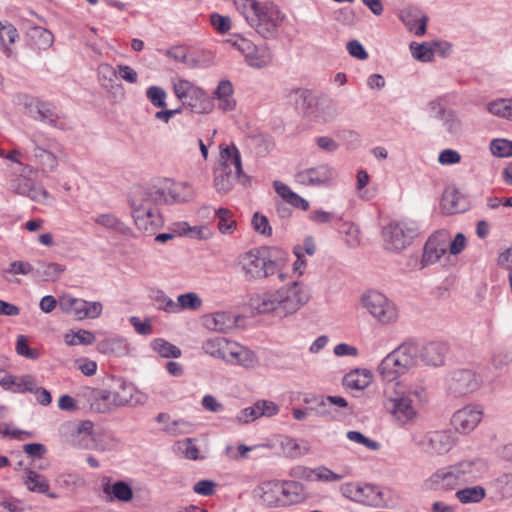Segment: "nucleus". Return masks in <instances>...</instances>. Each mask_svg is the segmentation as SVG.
<instances>
[{
	"label": "nucleus",
	"mask_w": 512,
	"mask_h": 512,
	"mask_svg": "<svg viewBox=\"0 0 512 512\" xmlns=\"http://www.w3.org/2000/svg\"><path fill=\"white\" fill-rule=\"evenodd\" d=\"M309 299L310 295L305 286L294 282L279 289L252 294L249 306L258 314L274 312L280 317H286L298 311Z\"/></svg>",
	"instance_id": "obj_1"
},
{
	"label": "nucleus",
	"mask_w": 512,
	"mask_h": 512,
	"mask_svg": "<svg viewBox=\"0 0 512 512\" xmlns=\"http://www.w3.org/2000/svg\"><path fill=\"white\" fill-rule=\"evenodd\" d=\"M384 395L394 422L399 426L413 425L419 418V408L428 402V392L422 384H391Z\"/></svg>",
	"instance_id": "obj_2"
},
{
	"label": "nucleus",
	"mask_w": 512,
	"mask_h": 512,
	"mask_svg": "<svg viewBox=\"0 0 512 512\" xmlns=\"http://www.w3.org/2000/svg\"><path fill=\"white\" fill-rule=\"evenodd\" d=\"M486 472L487 465L483 460H463L436 470L425 485L433 491H452L460 485L478 481Z\"/></svg>",
	"instance_id": "obj_3"
},
{
	"label": "nucleus",
	"mask_w": 512,
	"mask_h": 512,
	"mask_svg": "<svg viewBox=\"0 0 512 512\" xmlns=\"http://www.w3.org/2000/svg\"><path fill=\"white\" fill-rule=\"evenodd\" d=\"M237 11L248 25L264 39H275L282 25L284 14L271 1L236 0Z\"/></svg>",
	"instance_id": "obj_4"
},
{
	"label": "nucleus",
	"mask_w": 512,
	"mask_h": 512,
	"mask_svg": "<svg viewBox=\"0 0 512 512\" xmlns=\"http://www.w3.org/2000/svg\"><path fill=\"white\" fill-rule=\"evenodd\" d=\"M284 260L274 257L273 251L268 248H253L238 256L237 266L248 282L260 281L274 274L284 280V273L281 271Z\"/></svg>",
	"instance_id": "obj_5"
},
{
	"label": "nucleus",
	"mask_w": 512,
	"mask_h": 512,
	"mask_svg": "<svg viewBox=\"0 0 512 512\" xmlns=\"http://www.w3.org/2000/svg\"><path fill=\"white\" fill-rule=\"evenodd\" d=\"M414 342L399 345L387 354L377 367V373L385 386L402 384L398 378L416 366Z\"/></svg>",
	"instance_id": "obj_6"
},
{
	"label": "nucleus",
	"mask_w": 512,
	"mask_h": 512,
	"mask_svg": "<svg viewBox=\"0 0 512 512\" xmlns=\"http://www.w3.org/2000/svg\"><path fill=\"white\" fill-rule=\"evenodd\" d=\"M128 203L134 223L139 230L151 235L162 227V216L150 194H131Z\"/></svg>",
	"instance_id": "obj_7"
},
{
	"label": "nucleus",
	"mask_w": 512,
	"mask_h": 512,
	"mask_svg": "<svg viewBox=\"0 0 512 512\" xmlns=\"http://www.w3.org/2000/svg\"><path fill=\"white\" fill-rule=\"evenodd\" d=\"M220 165L215 170V181L221 183L220 190L231 189V182L242 175L241 154L235 144L220 146Z\"/></svg>",
	"instance_id": "obj_8"
},
{
	"label": "nucleus",
	"mask_w": 512,
	"mask_h": 512,
	"mask_svg": "<svg viewBox=\"0 0 512 512\" xmlns=\"http://www.w3.org/2000/svg\"><path fill=\"white\" fill-rule=\"evenodd\" d=\"M362 304L370 315L381 324L395 323L398 319L396 305L378 291H368L362 296Z\"/></svg>",
	"instance_id": "obj_9"
},
{
	"label": "nucleus",
	"mask_w": 512,
	"mask_h": 512,
	"mask_svg": "<svg viewBox=\"0 0 512 512\" xmlns=\"http://www.w3.org/2000/svg\"><path fill=\"white\" fill-rule=\"evenodd\" d=\"M418 227L414 222H391L383 229L385 248L390 251H401L409 246L417 235Z\"/></svg>",
	"instance_id": "obj_10"
},
{
	"label": "nucleus",
	"mask_w": 512,
	"mask_h": 512,
	"mask_svg": "<svg viewBox=\"0 0 512 512\" xmlns=\"http://www.w3.org/2000/svg\"><path fill=\"white\" fill-rule=\"evenodd\" d=\"M341 494L354 502L368 506H381L383 493L377 487L358 482L345 483L340 487Z\"/></svg>",
	"instance_id": "obj_11"
},
{
	"label": "nucleus",
	"mask_w": 512,
	"mask_h": 512,
	"mask_svg": "<svg viewBox=\"0 0 512 512\" xmlns=\"http://www.w3.org/2000/svg\"><path fill=\"white\" fill-rule=\"evenodd\" d=\"M482 379L469 369L455 370L448 379V391L456 397L473 393L481 386Z\"/></svg>",
	"instance_id": "obj_12"
},
{
	"label": "nucleus",
	"mask_w": 512,
	"mask_h": 512,
	"mask_svg": "<svg viewBox=\"0 0 512 512\" xmlns=\"http://www.w3.org/2000/svg\"><path fill=\"white\" fill-rule=\"evenodd\" d=\"M450 233L446 229L435 231L427 239L421 258L422 267L433 265L447 252Z\"/></svg>",
	"instance_id": "obj_13"
},
{
	"label": "nucleus",
	"mask_w": 512,
	"mask_h": 512,
	"mask_svg": "<svg viewBox=\"0 0 512 512\" xmlns=\"http://www.w3.org/2000/svg\"><path fill=\"white\" fill-rule=\"evenodd\" d=\"M69 434L65 436V442L80 449H93L94 436L92 421L84 420L79 423H67L64 426Z\"/></svg>",
	"instance_id": "obj_14"
},
{
	"label": "nucleus",
	"mask_w": 512,
	"mask_h": 512,
	"mask_svg": "<svg viewBox=\"0 0 512 512\" xmlns=\"http://www.w3.org/2000/svg\"><path fill=\"white\" fill-rule=\"evenodd\" d=\"M448 350V345L441 341H429L421 345L414 343L416 364L420 359L427 366H442L445 363Z\"/></svg>",
	"instance_id": "obj_15"
},
{
	"label": "nucleus",
	"mask_w": 512,
	"mask_h": 512,
	"mask_svg": "<svg viewBox=\"0 0 512 512\" xmlns=\"http://www.w3.org/2000/svg\"><path fill=\"white\" fill-rule=\"evenodd\" d=\"M482 417L483 409L479 405H467L453 414L451 424L457 432L468 434L479 425Z\"/></svg>",
	"instance_id": "obj_16"
},
{
	"label": "nucleus",
	"mask_w": 512,
	"mask_h": 512,
	"mask_svg": "<svg viewBox=\"0 0 512 512\" xmlns=\"http://www.w3.org/2000/svg\"><path fill=\"white\" fill-rule=\"evenodd\" d=\"M116 387L111 390L114 404L117 408L124 406H135L143 404L146 396L141 393L132 383H128L123 379L116 382Z\"/></svg>",
	"instance_id": "obj_17"
},
{
	"label": "nucleus",
	"mask_w": 512,
	"mask_h": 512,
	"mask_svg": "<svg viewBox=\"0 0 512 512\" xmlns=\"http://www.w3.org/2000/svg\"><path fill=\"white\" fill-rule=\"evenodd\" d=\"M335 177V170L327 164L308 168L295 175L297 183L306 186H324Z\"/></svg>",
	"instance_id": "obj_18"
},
{
	"label": "nucleus",
	"mask_w": 512,
	"mask_h": 512,
	"mask_svg": "<svg viewBox=\"0 0 512 512\" xmlns=\"http://www.w3.org/2000/svg\"><path fill=\"white\" fill-rule=\"evenodd\" d=\"M455 444V439L451 431H430L428 432L423 441L425 449L436 455H443L449 452Z\"/></svg>",
	"instance_id": "obj_19"
},
{
	"label": "nucleus",
	"mask_w": 512,
	"mask_h": 512,
	"mask_svg": "<svg viewBox=\"0 0 512 512\" xmlns=\"http://www.w3.org/2000/svg\"><path fill=\"white\" fill-rule=\"evenodd\" d=\"M84 396L90 409L97 413H109L117 409L110 389L86 388Z\"/></svg>",
	"instance_id": "obj_20"
},
{
	"label": "nucleus",
	"mask_w": 512,
	"mask_h": 512,
	"mask_svg": "<svg viewBox=\"0 0 512 512\" xmlns=\"http://www.w3.org/2000/svg\"><path fill=\"white\" fill-rule=\"evenodd\" d=\"M225 362L231 365L241 366L245 369H254L259 366V358L256 353L237 342L231 345Z\"/></svg>",
	"instance_id": "obj_21"
},
{
	"label": "nucleus",
	"mask_w": 512,
	"mask_h": 512,
	"mask_svg": "<svg viewBox=\"0 0 512 512\" xmlns=\"http://www.w3.org/2000/svg\"><path fill=\"white\" fill-rule=\"evenodd\" d=\"M253 493L268 507H282L281 484L279 481L263 482L254 489Z\"/></svg>",
	"instance_id": "obj_22"
},
{
	"label": "nucleus",
	"mask_w": 512,
	"mask_h": 512,
	"mask_svg": "<svg viewBox=\"0 0 512 512\" xmlns=\"http://www.w3.org/2000/svg\"><path fill=\"white\" fill-rule=\"evenodd\" d=\"M400 20L416 36L426 33L428 17L418 9H405L400 12Z\"/></svg>",
	"instance_id": "obj_23"
},
{
	"label": "nucleus",
	"mask_w": 512,
	"mask_h": 512,
	"mask_svg": "<svg viewBox=\"0 0 512 512\" xmlns=\"http://www.w3.org/2000/svg\"><path fill=\"white\" fill-rule=\"evenodd\" d=\"M470 208V201L466 194H442L440 209L443 214L452 215L463 213Z\"/></svg>",
	"instance_id": "obj_24"
},
{
	"label": "nucleus",
	"mask_w": 512,
	"mask_h": 512,
	"mask_svg": "<svg viewBox=\"0 0 512 512\" xmlns=\"http://www.w3.org/2000/svg\"><path fill=\"white\" fill-rule=\"evenodd\" d=\"M35 378L31 375L16 377L13 375H5L0 379V385L3 389L14 393H25L35 391Z\"/></svg>",
	"instance_id": "obj_25"
},
{
	"label": "nucleus",
	"mask_w": 512,
	"mask_h": 512,
	"mask_svg": "<svg viewBox=\"0 0 512 512\" xmlns=\"http://www.w3.org/2000/svg\"><path fill=\"white\" fill-rule=\"evenodd\" d=\"M233 344L234 341H230L225 337L215 336L206 339L202 344V349L206 354L225 362L228 357V351H230Z\"/></svg>",
	"instance_id": "obj_26"
},
{
	"label": "nucleus",
	"mask_w": 512,
	"mask_h": 512,
	"mask_svg": "<svg viewBox=\"0 0 512 512\" xmlns=\"http://www.w3.org/2000/svg\"><path fill=\"white\" fill-rule=\"evenodd\" d=\"M37 118L53 127L67 129L69 123L64 116L57 113L56 108L49 103H39L37 106Z\"/></svg>",
	"instance_id": "obj_27"
},
{
	"label": "nucleus",
	"mask_w": 512,
	"mask_h": 512,
	"mask_svg": "<svg viewBox=\"0 0 512 512\" xmlns=\"http://www.w3.org/2000/svg\"><path fill=\"white\" fill-rule=\"evenodd\" d=\"M288 102L295 107V109L307 116L314 113L312 105L314 104V97L309 90L294 89L288 94Z\"/></svg>",
	"instance_id": "obj_28"
},
{
	"label": "nucleus",
	"mask_w": 512,
	"mask_h": 512,
	"mask_svg": "<svg viewBox=\"0 0 512 512\" xmlns=\"http://www.w3.org/2000/svg\"><path fill=\"white\" fill-rule=\"evenodd\" d=\"M234 88L229 80H221L213 93V98L219 101L218 107L223 112L232 111L236 106L233 97Z\"/></svg>",
	"instance_id": "obj_29"
},
{
	"label": "nucleus",
	"mask_w": 512,
	"mask_h": 512,
	"mask_svg": "<svg viewBox=\"0 0 512 512\" xmlns=\"http://www.w3.org/2000/svg\"><path fill=\"white\" fill-rule=\"evenodd\" d=\"M281 484L282 507L302 502L305 497L304 486L296 481H283Z\"/></svg>",
	"instance_id": "obj_30"
},
{
	"label": "nucleus",
	"mask_w": 512,
	"mask_h": 512,
	"mask_svg": "<svg viewBox=\"0 0 512 512\" xmlns=\"http://www.w3.org/2000/svg\"><path fill=\"white\" fill-rule=\"evenodd\" d=\"M373 379V374L369 369H355L343 378V384L347 388L354 390H364L367 388Z\"/></svg>",
	"instance_id": "obj_31"
},
{
	"label": "nucleus",
	"mask_w": 512,
	"mask_h": 512,
	"mask_svg": "<svg viewBox=\"0 0 512 512\" xmlns=\"http://www.w3.org/2000/svg\"><path fill=\"white\" fill-rule=\"evenodd\" d=\"M204 324L207 329L225 333L235 325L234 317L227 312H215L206 316Z\"/></svg>",
	"instance_id": "obj_32"
},
{
	"label": "nucleus",
	"mask_w": 512,
	"mask_h": 512,
	"mask_svg": "<svg viewBox=\"0 0 512 512\" xmlns=\"http://www.w3.org/2000/svg\"><path fill=\"white\" fill-rule=\"evenodd\" d=\"M103 492L107 496L108 502L118 500L120 502H129L133 498V490L124 481H116L114 484H105Z\"/></svg>",
	"instance_id": "obj_33"
},
{
	"label": "nucleus",
	"mask_w": 512,
	"mask_h": 512,
	"mask_svg": "<svg viewBox=\"0 0 512 512\" xmlns=\"http://www.w3.org/2000/svg\"><path fill=\"white\" fill-rule=\"evenodd\" d=\"M273 59L270 48L263 44L257 45L254 50L244 59L245 63L254 69H262L271 64Z\"/></svg>",
	"instance_id": "obj_34"
},
{
	"label": "nucleus",
	"mask_w": 512,
	"mask_h": 512,
	"mask_svg": "<svg viewBox=\"0 0 512 512\" xmlns=\"http://www.w3.org/2000/svg\"><path fill=\"white\" fill-rule=\"evenodd\" d=\"M26 477L24 480V484L27 489L31 492L47 494L48 497L55 499L57 495L55 493H48L49 490V482L45 476L37 473L33 470H26Z\"/></svg>",
	"instance_id": "obj_35"
},
{
	"label": "nucleus",
	"mask_w": 512,
	"mask_h": 512,
	"mask_svg": "<svg viewBox=\"0 0 512 512\" xmlns=\"http://www.w3.org/2000/svg\"><path fill=\"white\" fill-rule=\"evenodd\" d=\"M33 156L37 164L40 166L41 171L45 174L53 172L58 166L56 155L52 151L41 147L38 144H35Z\"/></svg>",
	"instance_id": "obj_36"
},
{
	"label": "nucleus",
	"mask_w": 512,
	"mask_h": 512,
	"mask_svg": "<svg viewBox=\"0 0 512 512\" xmlns=\"http://www.w3.org/2000/svg\"><path fill=\"white\" fill-rule=\"evenodd\" d=\"M338 115L337 103L330 98H322L316 103V109L312 116L322 122L334 120Z\"/></svg>",
	"instance_id": "obj_37"
},
{
	"label": "nucleus",
	"mask_w": 512,
	"mask_h": 512,
	"mask_svg": "<svg viewBox=\"0 0 512 512\" xmlns=\"http://www.w3.org/2000/svg\"><path fill=\"white\" fill-rule=\"evenodd\" d=\"M200 93L201 95H197V97L189 96L183 105L187 106L192 112L197 114H206L211 112L213 109L212 99L204 90L200 89Z\"/></svg>",
	"instance_id": "obj_38"
},
{
	"label": "nucleus",
	"mask_w": 512,
	"mask_h": 512,
	"mask_svg": "<svg viewBox=\"0 0 512 512\" xmlns=\"http://www.w3.org/2000/svg\"><path fill=\"white\" fill-rule=\"evenodd\" d=\"M97 350L102 354L116 357H122L128 353L125 341L119 338H109L98 342Z\"/></svg>",
	"instance_id": "obj_39"
},
{
	"label": "nucleus",
	"mask_w": 512,
	"mask_h": 512,
	"mask_svg": "<svg viewBox=\"0 0 512 512\" xmlns=\"http://www.w3.org/2000/svg\"><path fill=\"white\" fill-rule=\"evenodd\" d=\"M94 221L96 224L122 235H128L131 231L121 219L111 213L99 214Z\"/></svg>",
	"instance_id": "obj_40"
},
{
	"label": "nucleus",
	"mask_w": 512,
	"mask_h": 512,
	"mask_svg": "<svg viewBox=\"0 0 512 512\" xmlns=\"http://www.w3.org/2000/svg\"><path fill=\"white\" fill-rule=\"evenodd\" d=\"M462 504L479 503L486 496V490L482 486H472L460 489L455 494Z\"/></svg>",
	"instance_id": "obj_41"
},
{
	"label": "nucleus",
	"mask_w": 512,
	"mask_h": 512,
	"mask_svg": "<svg viewBox=\"0 0 512 512\" xmlns=\"http://www.w3.org/2000/svg\"><path fill=\"white\" fill-rule=\"evenodd\" d=\"M173 90L176 97L182 102V104L187 98H189V96L197 97V95H201L200 88L184 79L174 81Z\"/></svg>",
	"instance_id": "obj_42"
},
{
	"label": "nucleus",
	"mask_w": 512,
	"mask_h": 512,
	"mask_svg": "<svg viewBox=\"0 0 512 512\" xmlns=\"http://www.w3.org/2000/svg\"><path fill=\"white\" fill-rule=\"evenodd\" d=\"M64 272V267L58 263H41L35 270L36 276L44 281H55Z\"/></svg>",
	"instance_id": "obj_43"
},
{
	"label": "nucleus",
	"mask_w": 512,
	"mask_h": 512,
	"mask_svg": "<svg viewBox=\"0 0 512 512\" xmlns=\"http://www.w3.org/2000/svg\"><path fill=\"white\" fill-rule=\"evenodd\" d=\"M151 347L164 358H179L181 356L180 348L162 338L154 339L151 342Z\"/></svg>",
	"instance_id": "obj_44"
},
{
	"label": "nucleus",
	"mask_w": 512,
	"mask_h": 512,
	"mask_svg": "<svg viewBox=\"0 0 512 512\" xmlns=\"http://www.w3.org/2000/svg\"><path fill=\"white\" fill-rule=\"evenodd\" d=\"M487 110L498 117L512 120V99H497L487 105Z\"/></svg>",
	"instance_id": "obj_45"
},
{
	"label": "nucleus",
	"mask_w": 512,
	"mask_h": 512,
	"mask_svg": "<svg viewBox=\"0 0 512 512\" xmlns=\"http://www.w3.org/2000/svg\"><path fill=\"white\" fill-rule=\"evenodd\" d=\"M174 451L186 459L197 460L199 458V450L195 444V440L192 438L177 441L174 444Z\"/></svg>",
	"instance_id": "obj_46"
},
{
	"label": "nucleus",
	"mask_w": 512,
	"mask_h": 512,
	"mask_svg": "<svg viewBox=\"0 0 512 512\" xmlns=\"http://www.w3.org/2000/svg\"><path fill=\"white\" fill-rule=\"evenodd\" d=\"M65 343L70 346L91 345L95 341V335L88 330L79 329L76 332L65 334Z\"/></svg>",
	"instance_id": "obj_47"
},
{
	"label": "nucleus",
	"mask_w": 512,
	"mask_h": 512,
	"mask_svg": "<svg viewBox=\"0 0 512 512\" xmlns=\"http://www.w3.org/2000/svg\"><path fill=\"white\" fill-rule=\"evenodd\" d=\"M226 43L231 45L233 48L238 50L244 57V59L256 48V44L251 40L239 35L233 34L226 39Z\"/></svg>",
	"instance_id": "obj_48"
},
{
	"label": "nucleus",
	"mask_w": 512,
	"mask_h": 512,
	"mask_svg": "<svg viewBox=\"0 0 512 512\" xmlns=\"http://www.w3.org/2000/svg\"><path fill=\"white\" fill-rule=\"evenodd\" d=\"M410 49L412 56L421 62H430L434 58V50L428 42L416 43L411 42Z\"/></svg>",
	"instance_id": "obj_49"
},
{
	"label": "nucleus",
	"mask_w": 512,
	"mask_h": 512,
	"mask_svg": "<svg viewBox=\"0 0 512 512\" xmlns=\"http://www.w3.org/2000/svg\"><path fill=\"white\" fill-rule=\"evenodd\" d=\"M215 216L219 219L218 229L223 234L232 233L236 228V222L232 219V213L226 208L215 210Z\"/></svg>",
	"instance_id": "obj_50"
},
{
	"label": "nucleus",
	"mask_w": 512,
	"mask_h": 512,
	"mask_svg": "<svg viewBox=\"0 0 512 512\" xmlns=\"http://www.w3.org/2000/svg\"><path fill=\"white\" fill-rule=\"evenodd\" d=\"M176 303L178 306V313H179L185 309H190V310L199 309L202 305V300L196 293L189 292V293L179 295Z\"/></svg>",
	"instance_id": "obj_51"
},
{
	"label": "nucleus",
	"mask_w": 512,
	"mask_h": 512,
	"mask_svg": "<svg viewBox=\"0 0 512 512\" xmlns=\"http://www.w3.org/2000/svg\"><path fill=\"white\" fill-rule=\"evenodd\" d=\"M332 406H337L339 408H346L348 406V402L345 398L341 396H326L321 398L318 403V413L322 416L329 414V408Z\"/></svg>",
	"instance_id": "obj_52"
},
{
	"label": "nucleus",
	"mask_w": 512,
	"mask_h": 512,
	"mask_svg": "<svg viewBox=\"0 0 512 512\" xmlns=\"http://www.w3.org/2000/svg\"><path fill=\"white\" fill-rule=\"evenodd\" d=\"M490 151L497 157L512 156V141L507 139H494L490 143Z\"/></svg>",
	"instance_id": "obj_53"
},
{
	"label": "nucleus",
	"mask_w": 512,
	"mask_h": 512,
	"mask_svg": "<svg viewBox=\"0 0 512 512\" xmlns=\"http://www.w3.org/2000/svg\"><path fill=\"white\" fill-rule=\"evenodd\" d=\"M146 97L149 99L153 106L157 108L166 107L167 93L162 87L150 86L146 90Z\"/></svg>",
	"instance_id": "obj_54"
},
{
	"label": "nucleus",
	"mask_w": 512,
	"mask_h": 512,
	"mask_svg": "<svg viewBox=\"0 0 512 512\" xmlns=\"http://www.w3.org/2000/svg\"><path fill=\"white\" fill-rule=\"evenodd\" d=\"M307 477L311 474L315 475L316 480L323 482H338L343 479V475L337 474L325 466H319L308 471Z\"/></svg>",
	"instance_id": "obj_55"
},
{
	"label": "nucleus",
	"mask_w": 512,
	"mask_h": 512,
	"mask_svg": "<svg viewBox=\"0 0 512 512\" xmlns=\"http://www.w3.org/2000/svg\"><path fill=\"white\" fill-rule=\"evenodd\" d=\"M441 121L443 122V126L449 134L457 136L461 133L462 123L454 111L448 110V113Z\"/></svg>",
	"instance_id": "obj_56"
},
{
	"label": "nucleus",
	"mask_w": 512,
	"mask_h": 512,
	"mask_svg": "<svg viewBox=\"0 0 512 512\" xmlns=\"http://www.w3.org/2000/svg\"><path fill=\"white\" fill-rule=\"evenodd\" d=\"M16 352L18 355L31 360L37 359L40 355L37 349H32L28 346V339L24 335H19L17 337Z\"/></svg>",
	"instance_id": "obj_57"
},
{
	"label": "nucleus",
	"mask_w": 512,
	"mask_h": 512,
	"mask_svg": "<svg viewBox=\"0 0 512 512\" xmlns=\"http://www.w3.org/2000/svg\"><path fill=\"white\" fill-rule=\"evenodd\" d=\"M347 438L352 442L365 446L369 450L377 451L380 449V444L377 441L367 438L359 431H348Z\"/></svg>",
	"instance_id": "obj_58"
},
{
	"label": "nucleus",
	"mask_w": 512,
	"mask_h": 512,
	"mask_svg": "<svg viewBox=\"0 0 512 512\" xmlns=\"http://www.w3.org/2000/svg\"><path fill=\"white\" fill-rule=\"evenodd\" d=\"M155 303L159 310L165 311L167 313H178L177 303L162 291L157 292L155 296Z\"/></svg>",
	"instance_id": "obj_59"
},
{
	"label": "nucleus",
	"mask_w": 512,
	"mask_h": 512,
	"mask_svg": "<svg viewBox=\"0 0 512 512\" xmlns=\"http://www.w3.org/2000/svg\"><path fill=\"white\" fill-rule=\"evenodd\" d=\"M56 483L62 488L79 487L84 484V480L77 474L63 473L56 478Z\"/></svg>",
	"instance_id": "obj_60"
},
{
	"label": "nucleus",
	"mask_w": 512,
	"mask_h": 512,
	"mask_svg": "<svg viewBox=\"0 0 512 512\" xmlns=\"http://www.w3.org/2000/svg\"><path fill=\"white\" fill-rule=\"evenodd\" d=\"M252 226L253 229L261 235L270 236L272 234V228L267 217L258 212L254 213L252 217Z\"/></svg>",
	"instance_id": "obj_61"
},
{
	"label": "nucleus",
	"mask_w": 512,
	"mask_h": 512,
	"mask_svg": "<svg viewBox=\"0 0 512 512\" xmlns=\"http://www.w3.org/2000/svg\"><path fill=\"white\" fill-rule=\"evenodd\" d=\"M33 271V266L26 261H14L3 271V276L8 280L6 274L27 275Z\"/></svg>",
	"instance_id": "obj_62"
},
{
	"label": "nucleus",
	"mask_w": 512,
	"mask_h": 512,
	"mask_svg": "<svg viewBox=\"0 0 512 512\" xmlns=\"http://www.w3.org/2000/svg\"><path fill=\"white\" fill-rule=\"evenodd\" d=\"M210 24L219 33H226L231 29V20L228 16H222L218 13L210 15Z\"/></svg>",
	"instance_id": "obj_63"
},
{
	"label": "nucleus",
	"mask_w": 512,
	"mask_h": 512,
	"mask_svg": "<svg viewBox=\"0 0 512 512\" xmlns=\"http://www.w3.org/2000/svg\"><path fill=\"white\" fill-rule=\"evenodd\" d=\"M342 232L346 235V242L351 247H356L360 244V233L356 225L352 223H344Z\"/></svg>",
	"instance_id": "obj_64"
}]
</instances>
